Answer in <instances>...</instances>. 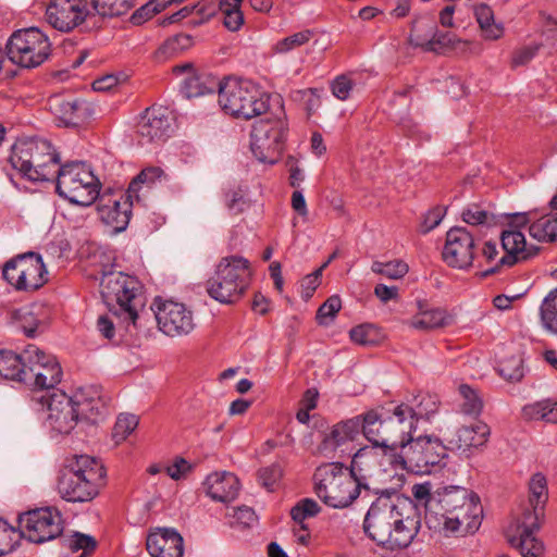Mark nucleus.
Instances as JSON below:
<instances>
[{
  "mask_svg": "<svg viewBox=\"0 0 557 557\" xmlns=\"http://www.w3.org/2000/svg\"><path fill=\"white\" fill-rule=\"evenodd\" d=\"M170 131L169 114L162 107L146 109L137 124L140 145L163 141L170 136Z\"/></svg>",
  "mask_w": 557,
  "mask_h": 557,
  "instance_id": "5701e85b",
  "label": "nucleus"
},
{
  "mask_svg": "<svg viewBox=\"0 0 557 557\" xmlns=\"http://www.w3.org/2000/svg\"><path fill=\"white\" fill-rule=\"evenodd\" d=\"M443 260L453 268L467 269L472 265L474 259V239L465 228L456 226L446 234V243L443 248Z\"/></svg>",
  "mask_w": 557,
  "mask_h": 557,
  "instance_id": "aec40b11",
  "label": "nucleus"
},
{
  "mask_svg": "<svg viewBox=\"0 0 557 557\" xmlns=\"http://www.w3.org/2000/svg\"><path fill=\"white\" fill-rule=\"evenodd\" d=\"M387 422H391V444L394 457L400 450V445L406 444L408 437L417 430V424L412 416H410V406L407 404L397 405L392 414L385 417Z\"/></svg>",
  "mask_w": 557,
  "mask_h": 557,
  "instance_id": "c85d7f7f",
  "label": "nucleus"
},
{
  "mask_svg": "<svg viewBox=\"0 0 557 557\" xmlns=\"http://www.w3.org/2000/svg\"><path fill=\"white\" fill-rule=\"evenodd\" d=\"M154 317L159 330L170 337L188 335L196 326L193 311L182 302L166 300L159 304Z\"/></svg>",
  "mask_w": 557,
  "mask_h": 557,
  "instance_id": "6ab92c4d",
  "label": "nucleus"
},
{
  "mask_svg": "<svg viewBox=\"0 0 557 557\" xmlns=\"http://www.w3.org/2000/svg\"><path fill=\"white\" fill-rule=\"evenodd\" d=\"M193 46V38L187 34H177L165 40L161 47L163 53L175 55L182 53Z\"/></svg>",
  "mask_w": 557,
  "mask_h": 557,
  "instance_id": "09e8293b",
  "label": "nucleus"
},
{
  "mask_svg": "<svg viewBox=\"0 0 557 557\" xmlns=\"http://www.w3.org/2000/svg\"><path fill=\"white\" fill-rule=\"evenodd\" d=\"M286 133V122L281 119L257 122L251 131L250 146L253 156L260 162L276 163L284 147Z\"/></svg>",
  "mask_w": 557,
  "mask_h": 557,
  "instance_id": "dca6fc26",
  "label": "nucleus"
},
{
  "mask_svg": "<svg viewBox=\"0 0 557 557\" xmlns=\"http://www.w3.org/2000/svg\"><path fill=\"white\" fill-rule=\"evenodd\" d=\"M350 339L360 345H372L375 343V327L371 324H361L350 330Z\"/></svg>",
  "mask_w": 557,
  "mask_h": 557,
  "instance_id": "6e6d98bb",
  "label": "nucleus"
},
{
  "mask_svg": "<svg viewBox=\"0 0 557 557\" xmlns=\"http://www.w3.org/2000/svg\"><path fill=\"white\" fill-rule=\"evenodd\" d=\"M537 211L517 212L509 214L508 228L500 234L502 248L505 255L499 258L496 265L486 270L483 275L486 276L498 270L499 267H512L517 263L528 261L535 257L540 248L534 245H528L524 234L520 231L535 220Z\"/></svg>",
  "mask_w": 557,
  "mask_h": 557,
  "instance_id": "9d476101",
  "label": "nucleus"
},
{
  "mask_svg": "<svg viewBox=\"0 0 557 557\" xmlns=\"http://www.w3.org/2000/svg\"><path fill=\"white\" fill-rule=\"evenodd\" d=\"M451 317L443 309L434 308L414 315L410 325L419 330H433L451 323Z\"/></svg>",
  "mask_w": 557,
  "mask_h": 557,
  "instance_id": "e433bc0d",
  "label": "nucleus"
},
{
  "mask_svg": "<svg viewBox=\"0 0 557 557\" xmlns=\"http://www.w3.org/2000/svg\"><path fill=\"white\" fill-rule=\"evenodd\" d=\"M37 411L46 413L47 425L59 434H69L77 424L74 399L61 389L36 392L32 398Z\"/></svg>",
  "mask_w": 557,
  "mask_h": 557,
  "instance_id": "ddd939ff",
  "label": "nucleus"
},
{
  "mask_svg": "<svg viewBox=\"0 0 557 557\" xmlns=\"http://www.w3.org/2000/svg\"><path fill=\"white\" fill-rule=\"evenodd\" d=\"M159 13L150 0L146 4L141 5L135 13L132 15V22L134 24H141L143 22L151 18L154 14Z\"/></svg>",
  "mask_w": 557,
  "mask_h": 557,
  "instance_id": "774afa93",
  "label": "nucleus"
},
{
  "mask_svg": "<svg viewBox=\"0 0 557 557\" xmlns=\"http://www.w3.org/2000/svg\"><path fill=\"white\" fill-rule=\"evenodd\" d=\"M23 383L50 392L61 382L62 369L54 356L45 354L35 345H28L23 350Z\"/></svg>",
  "mask_w": 557,
  "mask_h": 557,
  "instance_id": "2eb2a0df",
  "label": "nucleus"
},
{
  "mask_svg": "<svg viewBox=\"0 0 557 557\" xmlns=\"http://www.w3.org/2000/svg\"><path fill=\"white\" fill-rule=\"evenodd\" d=\"M550 212L539 214L529 226V234L539 242L557 240V194L549 201Z\"/></svg>",
  "mask_w": 557,
  "mask_h": 557,
  "instance_id": "2f4dec72",
  "label": "nucleus"
},
{
  "mask_svg": "<svg viewBox=\"0 0 557 557\" xmlns=\"http://www.w3.org/2000/svg\"><path fill=\"white\" fill-rule=\"evenodd\" d=\"M58 492L67 502H89L99 493L98 475L89 471L86 479L84 475L79 476L77 471L64 469L58 480Z\"/></svg>",
  "mask_w": 557,
  "mask_h": 557,
  "instance_id": "412c9836",
  "label": "nucleus"
},
{
  "mask_svg": "<svg viewBox=\"0 0 557 557\" xmlns=\"http://www.w3.org/2000/svg\"><path fill=\"white\" fill-rule=\"evenodd\" d=\"M444 218V210L435 208L426 213L421 225L422 233H428L435 228Z\"/></svg>",
  "mask_w": 557,
  "mask_h": 557,
  "instance_id": "69168bd1",
  "label": "nucleus"
},
{
  "mask_svg": "<svg viewBox=\"0 0 557 557\" xmlns=\"http://www.w3.org/2000/svg\"><path fill=\"white\" fill-rule=\"evenodd\" d=\"M249 261L240 256H227L216 264L214 274L207 281L208 295L223 305L240 299L247 289Z\"/></svg>",
  "mask_w": 557,
  "mask_h": 557,
  "instance_id": "6e6552de",
  "label": "nucleus"
},
{
  "mask_svg": "<svg viewBox=\"0 0 557 557\" xmlns=\"http://www.w3.org/2000/svg\"><path fill=\"white\" fill-rule=\"evenodd\" d=\"M168 176L164 171L159 166H149L140 171L128 186V198L136 199L139 201L138 191L141 186H146L148 188L152 187L156 183H161L166 181Z\"/></svg>",
  "mask_w": 557,
  "mask_h": 557,
  "instance_id": "f704fd0d",
  "label": "nucleus"
},
{
  "mask_svg": "<svg viewBox=\"0 0 557 557\" xmlns=\"http://www.w3.org/2000/svg\"><path fill=\"white\" fill-rule=\"evenodd\" d=\"M226 207L232 214H239L249 208V201L243 189L238 188L227 194Z\"/></svg>",
  "mask_w": 557,
  "mask_h": 557,
  "instance_id": "4d7b16f0",
  "label": "nucleus"
},
{
  "mask_svg": "<svg viewBox=\"0 0 557 557\" xmlns=\"http://www.w3.org/2000/svg\"><path fill=\"white\" fill-rule=\"evenodd\" d=\"M313 480L317 496L333 508L348 507L359 496L362 486L354 472L341 462L318 467Z\"/></svg>",
  "mask_w": 557,
  "mask_h": 557,
  "instance_id": "423d86ee",
  "label": "nucleus"
},
{
  "mask_svg": "<svg viewBox=\"0 0 557 557\" xmlns=\"http://www.w3.org/2000/svg\"><path fill=\"white\" fill-rule=\"evenodd\" d=\"M70 547L73 550L83 549L84 554H89L95 549L96 541L89 535L76 533L70 543Z\"/></svg>",
  "mask_w": 557,
  "mask_h": 557,
  "instance_id": "680f3d73",
  "label": "nucleus"
},
{
  "mask_svg": "<svg viewBox=\"0 0 557 557\" xmlns=\"http://www.w3.org/2000/svg\"><path fill=\"white\" fill-rule=\"evenodd\" d=\"M498 373L507 381H520L524 375L522 360L519 357H511L502 361L498 367Z\"/></svg>",
  "mask_w": 557,
  "mask_h": 557,
  "instance_id": "de8ad7c7",
  "label": "nucleus"
},
{
  "mask_svg": "<svg viewBox=\"0 0 557 557\" xmlns=\"http://www.w3.org/2000/svg\"><path fill=\"white\" fill-rule=\"evenodd\" d=\"M138 418L135 414H120L112 433V437L116 444L122 443L137 428Z\"/></svg>",
  "mask_w": 557,
  "mask_h": 557,
  "instance_id": "a18cd8bd",
  "label": "nucleus"
},
{
  "mask_svg": "<svg viewBox=\"0 0 557 557\" xmlns=\"http://www.w3.org/2000/svg\"><path fill=\"white\" fill-rule=\"evenodd\" d=\"M66 470L77 471L79 476H85L87 479V473L90 471L95 472V475H98V486L101 485L103 478L106 475V470L102 463L94 457L87 455L75 456V460L72 461L66 468Z\"/></svg>",
  "mask_w": 557,
  "mask_h": 557,
  "instance_id": "ea45409f",
  "label": "nucleus"
},
{
  "mask_svg": "<svg viewBox=\"0 0 557 557\" xmlns=\"http://www.w3.org/2000/svg\"><path fill=\"white\" fill-rule=\"evenodd\" d=\"M8 59L24 69H34L48 60L51 44L37 27L15 30L5 44Z\"/></svg>",
  "mask_w": 557,
  "mask_h": 557,
  "instance_id": "f8f14e48",
  "label": "nucleus"
},
{
  "mask_svg": "<svg viewBox=\"0 0 557 557\" xmlns=\"http://www.w3.org/2000/svg\"><path fill=\"white\" fill-rule=\"evenodd\" d=\"M95 12L103 17L126 14L135 5V0H90Z\"/></svg>",
  "mask_w": 557,
  "mask_h": 557,
  "instance_id": "58836bf2",
  "label": "nucleus"
},
{
  "mask_svg": "<svg viewBox=\"0 0 557 557\" xmlns=\"http://www.w3.org/2000/svg\"><path fill=\"white\" fill-rule=\"evenodd\" d=\"M218 101L224 113L244 120L261 115L269 108L268 98L258 85L235 77L221 82Z\"/></svg>",
  "mask_w": 557,
  "mask_h": 557,
  "instance_id": "0eeeda50",
  "label": "nucleus"
},
{
  "mask_svg": "<svg viewBox=\"0 0 557 557\" xmlns=\"http://www.w3.org/2000/svg\"><path fill=\"white\" fill-rule=\"evenodd\" d=\"M282 475V468L278 465H271L259 471V481L264 488L272 492L278 485Z\"/></svg>",
  "mask_w": 557,
  "mask_h": 557,
  "instance_id": "3c124183",
  "label": "nucleus"
},
{
  "mask_svg": "<svg viewBox=\"0 0 557 557\" xmlns=\"http://www.w3.org/2000/svg\"><path fill=\"white\" fill-rule=\"evenodd\" d=\"M89 13L86 0H50L45 16L54 29L70 33L82 25Z\"/></svg>",
  "mask_w": 557,
  "mask_h": 557,
  "instance_id": "a211bd4d",
  "label": "nucleus"
},
{
  "mask_svg": "<svg viewBox=\"0 0 557 557\" xmlns=\"http://www.w3.org/2000/svg\"><path fill=\"white\" fill-rule=\"evenodd\" d=\"M541 320L545 329L557 333V289L552 292L542 302Z\"/></svg>",
  "mask_w": 557,
  "mask_h": 557,
  "instance_id": "79ce46f5",
  "label": "nucleus"
},
{
  "mask_svg": "<svg viewBox=\"0 0 557 557\" xmlns=\"http://www.w3.org/2000/svg\"><path fill=\"white\" fill-rule=\"evenodd\" d=\"M420 527L417 508L408 498H377L363 521L364 533L377 545L391 550L408 547Z\"/></svg>",
  "mask_w": 557,
  "mask_h": 557,
  "instance_id": "f257e3e1",
  "label": "nucleus"
},
{
  "mask_svg": "<svg viewBox=\"0 0 557 557\" xmlns=\"http://www.w3.org/2000/svg\"><path fill=\"white\" fill-rule=\"evenodd\" d=\"M207 494L221 503L234 500L239 492V480L231 472H214L207 476L205 483Z\"/></svg>",
  "mask_w": 557,
  "mask_h": 557,
  "instance_id": "c756f323",
  "label": "nucleus"
},
{
  "mask_svg": "<svg viewBox=\"0 0 557 557\" xmlns=\"http://www.w3.org/2000/svg\"><path fill=\"white\" fill-rule=\"evenodd\" d=\"M101 296L115 317L123 318L129 325L136 326L139 311L145 307L140 282L120 271H104L100 282Z\"/></svg>",
  "mask_w": 557,
  "mask_h": 557,
  "instance_id": "20e7f679",
  "label": "nucleus"
},
{
  "mask_svg": "<svg viewBox=\"0 0 557 557\" xmlns=\"http://www.w3.org/2000/svg\"><path fill=\"white\" fill-rule=\"evenodd\" d=\"M459 393L463 399L462 411L467 414H479L483 404L478 394L468 385H460Z\"/></svg>",
  "mask_w": 557,
  "mask_h": 557,
  "instance_id": "8fccbe9b",
  "label": "nucleus"
},
{
  "mask_svg": "<svg viewBox=\"0 0 557 557\" xmlns=\"http://www.w3.org/2000/svg\"><path fill=\"white\" fill-rule=\"evenodd\" d=\"M313 36V32L305 29L278 40L274 50L277 53H287L298 47L306 45Z\"/></svg>",
  "mask_w": 557,
  "mask_h": 557,
  "instance_id": "c03bdc74",
  "label": "nucleus"
},
{
  "mask_svg": "<svg viewBox=\"0 0 557 557\" xmlns=\"http://www.w3.org/2000/svg\"><path fill=\"white\" fill-rule=\"evenodd\" d=\"M372 272L381 274L391 280H398L404 277L409 270L406 262L401 260H393L388 262L374 261L371 265Z\"/></svg>",
  "mask_w": 557,
  "mask_h": 557,
  "instance_id": "37998d69",
  "label": "nucleus"
},
{
  "mask_svg": "<svg viewBox=\"0 0 557 557\" xmlns=\"http://www.w3.org/2000/svg\"><path fill=\"white\" fill-rule=\"evenodd\" d=\"M479 496L461 486H446L426 502L425 520L430 529L450 533H474L482 522Z\"/></svg>",
  "mask_w": 557,
  "mask_h": 557,
  "instance_id": "f03ea898",
  "label": "nucleus"
},
{
  "mask_svg": "<svg viewBox=\"0 0 557 557\" xmlns=\"http://www.w3.org/2000/svg\"><path fill=\"white\" fill-rule=\"evenodd\" d=\"M488 435V425L478 421L471 425L459 428L447 441L453 449L465 453L471 448L483 446L487 442Z\"/></svg>",
  "mask_w": 557,
  "mask_h": 557,
  "instance_id": "7c9ffc66",
  "label": "nucleus"
},
{
  "mask_svg": "<svg viewBox=\"0 0 557 557\" xmlns=\"http://www.w3.org/2000/svg\"><path fill=\"white\" fill-rule=\"evenodd\" d=\"M13 535L14 530L9 528L5 521L0 520V557L10 553L13 549Z\"/></svg>",
  "mask_w": 557,
  "mask_h": 557,
  "instance_id": "052dcab7",
  "label": "nucleus"
},
{
  "mask_svg": "<svg viewBox=\"0 0 557 557\" xmlns=\"http://www.w3.org/2000/svg\"><path fill=\"white\" fill-rule=\"evenodd\" d=\"M549 399L525 405L522 408V417L525 420H544L548 422Z\"/></svg>",
  "mask_w": 557,
  "mask_h": 557,
  "instance_id": "603ef678",
  "label": "nucleus"
},
{
  "mask_svg": "<svg viewBox=\"0 0 557 557\" xmlns=\"http://www.w3.org/2000/svg\"><path fill=\"white\" fill-rule=\"evenodd\" d=\"M18 528L23 537L29 542L41 544L62 533V517L55 509L37 508L20 516Z\"/></svg>",
  "mask_w": 557,
  "mask_h": 557,
  "instance_id": "f3484780",
  "label": "nucleus"
},
{
  "mask_svg": "<svg viewBox=\"0 0 557 557\" xmlns=\"http://www.w3.org/2000/svg\"><path fill=\"white\" fill-rule=\"evenodd\" d=\"M53 182L59 196L77 206L92 205L100 194L99 180L84 162L59 164Z\"/></svg>",
  "mask_w": 557,
  "mask_h": 557,
  "instance_id": "1a4fd4ad",
  "label": "nucleus"
},
{
  "mask_svg": "<svg viewBox=\"0 0 557 557\" xmlns=\"http://www.w3.org/2000/svg\"><path fill=\"white\" fill-rule=\"evenodd\" d=\"M71 397L77 409V421L81 419L95 421L98 416L102 414L104 404L96 391L79 389Z\"/></svg>",
  "mask_w": 557,
  "mask_h": 557,
  "instance_id": "473e14b6",
  "label": "nucleus"
},
{
  "mask_svg": "<svg viewBox=\"0 0 557 557\" xmlns=\"http://www.w3.org/2000/svg\"><path fill=\"white\" fill-rule=\"evenodd\" d=\"M135 199L128 198L123 194L119 197H101L98 203L100 219L115 231L126 228L131 218V207Z\"/></svg>",
  "mask_w": 557,
  "mask_h": 557,
  "instance_id": "bb28decb",
  "label": "nucleus"
},
{
  "mask_svg": "<svg viewBox=\"0 0 557 557\" xmlns=\"http://www.w3.org/2000/svg\"><path fill=\"white\" fill-rule=\"evenodd\" d=\"M361 414L334 424L327 433L324 434L319 451L327 458H332L333 453L348 442L355 441L360 432L362 433Z\"/></svg>",
  "mask_w": 557,
  "mask_h": 557,
  "instance_id": "393cba45",
  "label": "nucleus"
},
{
  "mask_svg": "<svg viewBox=\"0 0 557 557\" xmlns=\"http://www.w3.org/2000/svg\"><path fill=\"white\" fill-rule=\"evenodd\" d=\"M173 71L176 74H187L181 84V92L186 98H196L212 94L215 89H219L221 84L214 76L195 72L190 63L176 65Z\"/></svg>",
  "mask_w": 557,
  "mask_h": 557,
  "instance_id": "cd10ccee",
  "label": "nucleus"
},
{
  "mask_svg": "<svg viewBox=\"0 0 557 557\" xmlns=\"http://www.w3.org/2000/svg\"><path fill=\"white\" fill-rule=\"evenodd\" d=\"M354 87L352 81L347 75H338L331 83V90L335 98L347 100Z\"/></svg>",
  "mask_w": 557,
  "mask_h": 557,
  "instance_id": "13d9d810",
  "label": "nucleus"
},
{
  "mask_svg": "<svg viewBox=\"0 0 557 557\" xmlns=\"http://www.w3.org/2000/svg\"><path fill=\"white\" fill-rule=\"evenodd\" d=\"M416 401L414 406H410V416L416 423L420 419L430 420L438 410V399L435 395H420Z\"/></svg>",
  "mask_w": 557,
  "mask_h": 557,
  "instance_id": "a19ab883",
  "label": "nucleus"
},
{
  "mask_svg": "<svg viewBox=\"0 0 557 557\" xmlns=\"http://www.w3.org/2000/svg\"><path fill=\"white\" fill-rule=\"evenodd\" d=\"M342 308V300L338 296H331L318 310L317 319L320 324H327Z\"/></svg>",
  "mask_w": 557,
  "mask_h": 557,
  "instance_id": "5fc2aeb1",
  "label": "nucleus"
},
{
  "mask_svg": "<svg viewBox=\"0 0 557 557\" xmlns=\"http://www.w3.org/2000/svg\"><path fill=\"white\" fill-rule=\"evenodd\" d=\"M446 449L438 437H408L391 463L416 474H426L446 457Z\"/></svg>",
  "mask_w": 557,
  "mask_h": 557,
  "instance_id": "9b49d317",
  "label": "nucleus"
},
{
  "mask_svg": "<svg viewBox=\"0 0 557 557\" xmlns=\"http://www.w3.org/2000/svg\"><path fill=\"white\" fill-rule=\"evenodd\" d=\"M327 267V263H323L319 269H317L311 274L306 275L301 281L302 296L306 298H310L317 287L320 284V277L322 275V271Z\"/></svg>",
  "mask_w": 557,
  "mask_h": 557,
  "instance_id": "bf43d9fd",
  "label": "nucleus"
},
{
  "mask_svg": "<svg viewBox=\"0 0 557 557\" xmlns=\"http://www.w3.org/2000/svg\"><path fill=\"white\" fill-rule=\"evenodd\" d=\"M232 516L237 523L244 527H250L257 519L253 509L248 506L234 508Z\"/></svg>",
  "mask_w": 557,
  "mask_h": 557,
  "instance_id": "e2e57ef3",
  "label": "nucleus"
},
{
  "mask_svg": "<svg viewBox=\"0 0 557 557\" xmlns=\"http://www.w3.org/2000/svg\"><path fill=\"white\" fill-rule=\"evenodd\" d=\"M47 104L50 112L64 126H76L92 115L88 102L67 95H52Z\"/></svg>",
  "mask_w": 557,
  "mask_h": 557,
  "instance_id": "4be33fe9",
  "label": "nucleus"
},
{
  "mask_svg": "<svg viewBox=\"0 0 557 557\" xmlns=\"http://www.w3.org/2000/svg\"><path fill=\"white\" fill-rule=\"evenodd\" d=\"M24 364L23 351L16 354L12 350L0 349V379L22 382Z\"/></svg>",
  "mask_w": 557,
  "mask_h": 557,
  "instance_id": "c9c22d12",
  "label": "nucleus"
},
{
  "mask_svg": "<svg viewBox=\"0 0 557 557\" xmlns=\"http://www.w3.org/2000/svg\"><path fill=\"white\" fill-rule=\"evenodd\" d=\"M362 434L374 448L382 449L384 456L394 459V451L391 444V422L386 418H382L375 410H369L361 414Z\"/></svg>",
  "mask_w": 557,
  "mask_h": 557,
  "instance_id": "b1692460",
  "label": "nucleus"
},
{
  "mask_svg": "<svg viewBox=\"0 0 557 557\" xmlns=\"http://www.w3.org/2000/svg\"><path fill=\"white\" fill-rule=\"evenodd\" d=\"M9 161L13 169L32 182H53L60 158L47 139H18L11 149Z\"/></svg>",
  "mask_w": 557,
  "mask_h": 557,
  "instance_id": "7ed1b4c3",
  "label": "nucleus"
},
{
  "mask_svg": "<svg viewBox=\"0 0 557 557\" xmlns=\"http://www.w3.org/2000/svg\"><path fill=\"white\" fill-rule=\"evenodd\" d=\"M462 221L470 225L494 226L498 224V216L480 203H470L463 209Z\"/></svg>",
  "mask_w": 557,
  "mask_h": 557,
  "instance_id": "4c0bfd02",
  "label": "nucleus"
},
{
  "mask_svg": "<svg viewBox=\"0 0 557 557\" xmlns=\"http://www.w3.org/2000/svg\"><path fill=\"white\" fill-rule=\"evenodd\" d=\"M190 470V465L184 458H176L165 468L166 474L173 480H180Z\"/></svg>",
  "mask_w": 557,
  "mask_h": 557,
  "instance_id": "0e129e2a",
  "label": "nucleus"
},
{
  "mask_svg": "<svg viewBox=\"0 0 557 557\" xmlns=\"http://www.w3.org/2000/svg\"><path fill=\"white\" fill-rule=\"evenodd\" d=\"M320 506L311 498H305L298 502L290 510V516L296 523H302L307 518L319 513Z\"/></svg>",
  "mask_w": 557,
  "mask_h": 557,
  "instance_id": "49530a36",
  "label": "nucleus"
},
{
  "mask_svg": "<svg viewBox=\"0 0 557 557\" xmlns=\"http://www.w3.org/2000/svg\"><path fill=\"white\" fill-rule=\"evenodd\" d=\"M146 547L151 557H183L184 540L172 528H157L151 531L146 541Z\"/></svg>",
  "mask_w": 557,
  "mask_h": 557,
  "instance_id": "a878e982",
  "label": "nucleus"
},
{
  "mask_svg": "<svg viewBox=\"0 0 557 557\" xmlns=\"http://www.w3.org/2000/svg\"><path fill=\"white\" fill-rule=\"evenodd\" d=\"M476 22L483 32V36L490 40H496L504 34V27L500 23L494 20V12L492 8L485 2H475L470 4Z\"/></svg>",
  "mask_w": 557,
  "mask_h": 557,
  "instance_id": "72a5a7b5",
  "label": "nucleus"
},
{
  "mask_svg": "<svg viewBox=\"0 0 557 557\" xmlns=\"http://www.w3.org/2000/svg\"><path fill=\"white\" fill-rule=\"evenodd\" d=\"M2 274L15 289L32 292L47 282L48 272L41 256L29 251L7 261Z\"/></svg>",
  "mask_w": 557,
  "mask_h": 557,
  "instance_id": "4468645a",
  "label": "nucleus"
},
{
  "mask_svg": "<svg viewBox=\"0 0 557 557\" xmlns=\"http://www.w3.org/2000/svg\"><path fill=\"white\" fill-rule=\"evenodd\" d=\"M529 491L532 510H527L522 520L509 528L507 536L509 543L520 550L522 557H542L544 545L535 536V531L540 529V513L548 496L547 482L542 473L532 475Z\"/></svg>",
  "mask_w": 557,
  "mask_h": 557,
  "instance_id": "39448f33",
  "label": "nucleus"
},
{
  "mask_svg": "<svg viewBox=\"0 0 557 557\" xmlns=\"http://www.w3.org/2000/svg\"><path fill=\"white\" fill-rule=\"evenodd\" d=\"M541 45L533 44L520 47L512 52L510 65L512 69L528 64L537 53Z\"/></svg>",
  "mask_w": 557,
  "mask_h": 557,
  "instance_id": "864d4df0",
  "label": "nucleus"
},
{
  "mask_svg": "<svg viewBox=\"0 0 557 557\" xmlns=\"http://www.w3.org/2000/svg\"><path fill=\"white\" fill-rule=\"evenodd\" d=\"M98 332L107 339L112 341L115 335V326L113 320L108 315H100L97 320Z\"/></svg>",
  "mask_w": 557,
  "mask_h": 557,
  "instance_id": "338daca9",
  "label": "nucleus"
}]
</instances>
